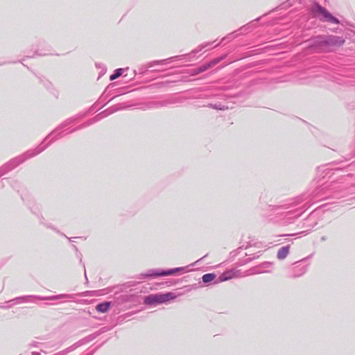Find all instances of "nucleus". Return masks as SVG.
Masks as SVG:
<instances>
[{
  "label": "nucleus",
  "mask_w": 355,
  "mask_h": 355,
  "mask_svg": "<svg viewBox=\"0 0 355 355\" xmlns=\"http://www.w3.org/2000/svg\"><path fill=\"white\" fill-rule=\"evenodd\" d=\"M305 200L303 196H300L288 200L280 205H269L268 211L284 220L285 223H292L301 216L302 209L309 206L310 201Z\"/></svg>",
  "instance_id": "nucleus-1"
},
{
  "label": "nucleus",
  "mask_w": 355,
  "mask_h": 355,
  "mask_svg": "<svg viewBox=\"0 0 355 355\" xmlns=\"http://www.w3.org/2000/svg\"><path fill=\"white\" fill-rule=\"evenodd\" d=\"M345 180L346 178H341L320 185L313 191V198L315 200H322L330 196L335 198L347 197L349 192L347 191L348 188Z\"/></svg>",
  "instance_id": "nucleus-2"
},
{
  "label": "nucleus",
  "mask_w": 355,
  "mask_h": 355,
  "mask_svg": "<svg viewBox=\"0 0 355 355\" xmlns=\"http://www.w3.org/2000/svg\"><path fill=\"white\" fill-rule=\"evenodd\" d=\"M308 47L316 52L328 51L331 46H342L345 40L341 37L335 35L318 36L309 41Z\"/></svg>",
  "instance_id": "nucleus-3"
},
{
  "label": "nucleus",
  "mask_w": 355,
  "mask_h": 355,
  "mask_svg": "<svg viewBox=\"0 0 355 355\" xmlns=\"http://www.w3.org/2000/svg\"><path fill=\"white\" fill-rule=\"evenodd\" d=\"M43 150V148L40 147L38 150H33L26 152L22 155L17 157L10 160L0 168L1 177L7 173L8 171L14 168L18 164L24 162L26 159L35 156Z\"/></svg>",
  "instance_id": "nucleus-4"
},
{
  "label": "nucleus",
  "mask_w": 355,
  "mask_h": 355,
  "mask_svg": "<svg viewBox=\"0 0 355 355\" xmlns=\"http://www.w3.org/2000/svg\"><path fill=\"white\" fill-rule=\"evenodd\" d=\"M176 297L173 293H166L162 294H151L144 298V304L147 305H157L165 303Z\"/></svg>",
  "instance_id": "nucleus-5"
},
{
  "label": "nucleus",
  "mask_w": 355,
  "mask_h": 355,
  "mask_svg": "<svg viewBox=\"0 0 355 355\" xmlns=\"http://www.w3.org/2000/svg\"><path fill=\"white\" fill-rule=\"evenodd\" d=\"M44 298L42 297L37 296V295H24L21 297H17L12 300H10L6 302V305L0 304V308L2 309H10L13 306L21 304H27V303H37V301L43 300Z\"/></svg>",
  "instance_id": "nucleus-6"
},
{
  "label": "nucleus",
  "mask_w": 355,
  "mask_h": 355,
  "mask_svg": "<svg viewBox=\"0 0 355 355\" xmlns=\"http://www.w3.org/2000/svg\"><path fill=\"white\" fill-rule=\"evenodd\" d=\"M182 270H184L183 267H179V268L169 269V270L151 269V270H148L145 273L141 274V275L143 277V278L157 277H161V276L171 275L178 271H182Z\"/></svg>",
  "instance_id": "nucleus-7"
},
{
  "label": "nucleus",
  "mask_w": 355,
  "mask_h": 355,
  "mask_svg": "<svg viewBox=\"0 0 355 355\" xmlns=\"http://www.w3.org/2000/svg\"><path fill=\"white\" fill-rule=\"evenodd\" d=\"M315 12L319 15L320 19L322 21L329 22L334 24H340V21L334 17L326 8L317 3L315 6Z\"/></svg>",
  "instance_id": "nucleus-8"
},
{
  "label": "nucleus",
  "mask_w": 355,
  "mask_h": 355,
  "mask_svg": "<svg viewBox=\"0 0 355 355\" xmlns=\"http://www.w3.org/2000/svg\"><path fill=\"white\" fill-rule=\"evenodd\" d=\"M237 272L238 271H236L233 269L226 270L216 279L214 284H218L225 281L230 280L233 277H237Z\"/></svg>",
  "instance_id": "nucleus-9"
},
{
  "label": "nucleus",
  "mask_w": 355,
  "mask_h": 355,
  "mask_svg": "<svg viewBox=\"0 0 355 355\" xmlns=\"http://www.w3.org/2000/svg\"><path fill=\"white\" fill-rule=\"evenodd\" d=\"M77 294H60L52 296H46V301L54 300H64L65 301H71L75 299Z\"/></svg>",
  "instance_id": "nucleus-10"
},
{
  "label": "nucleus",
  "mask_w": 355,
  "mask_h": 355,
  "mask_svg": "<svg viewBox=\"0 0 355 355\" xmlns=\"http://www.w3.org/2000/svg\"><path fill=\"white\" fill-rule=\"evenodd\" d=\"M74 121H75V119H68L65 120L63 123H62L60 124V125L56 130H55L49 135L46 137V141L48 139H51V138L54 137L55 135H57V134L60 130L73 123Z\"/></svg>",
  "instance_id": "nucleus-11"
},
{
  "label": "nucleus",
  "mask_w": 355,
  "mask_h": 355,
  "mask_svg": "<svg viewBox=\"0 0 355 355\" xmlns=\"http://www.w3.org/2000/svg\"><path fill=\"white\" fill-rule=\"evenodd\" d=\"M289 245H286V246H284L282 248H281L278 252H277V257L280 260H282V259H284L288 254L289 253Z\"/></svg>",
  "instance_id": "nucleus-12"
},
{
  "label": "nucleus",
  "mask_w": 355,
  "mask_h": 355,
  "mask_svg": "<svg viewBox=\"0 0 355 355\" xmlns=\"http://www.w3.org/2000/svg\"><path fill=\"white\" fill-rule=\"evenodd\" d=\"M110 306H111V302H104L98 304L96 306V309L98 312L105 313V312H107L108 311V309H110Z\"/></svg>",
  "instance_id": "nucleus-13"
},
{
  "label": "nucleus",
  "mask_w": 355,
  "mask_h": 355,
  "mask_svg": "<svg viewBox=\"0 0 355 355\" xmlns=\"http://www.w3.org/2000/svg\"><path fill=\"white\" fill-rule=\"evenodd\" d=\"M216 275L214 273H207L202 275V280L205 284H208L213 280L215 282L216 280Z\"/></svg>",
  "instance_id": "nucleus-14"
},
{
  "label": "nucleus",
  "mask_w": 355,
  "mask_h": 355,
  "mask_svg": "<svg viewBox=\"0 0 355 355\" xmlns=\"http://www.w3.org/2000/svg\"><path fill=\"white\" fill-rule=\"evenodd\" d=\"M214 42H206V43H203V44H201L200 45H199L195 50H193L192 51V53H199L200 51H201L202 50H203L205 48L207 47V46H209L210 45H211Z\"/></svg>",
  "instance_id": "nucleus-15"
},
{
  "label": "nucleus",
  "mask_w": 355,
  "mask_h": 355,
  "mask_svg": "<svg viewBox=\"0 0 355 355\" xmlns=\"http://www.w3.org/2000/svg\"><path fill=\"white\" fill-rule=\"evenodd\" d=\"M123 71V69H117L114 71V73L112 74L110 77V80H114L119 77H120L122 75V72Z\"/></svg>",
  "instance_id": "nucleus-16"
},
{
  "label": "nucleus",
  "mask_w": 355,
  "mask_h": 355,
  "mask_svg": "<svg viewBox=\"0 0 355 355\" xmlns=\"http://www.w3.org/2000/svg\"><path fill=\"white\" fill-rule=\"evenodd\" d=\"M225 58V55H223L221 57H219V58H216L214 60H212L210 62H209V64H211V67L217 64L218 63H219L221 60H223L224 58Z\"/></svg>",
  "instance_id": "nucleus-17"
},
{
  "label": "nucleus",
  "mask_w": 355,
  "mask_h": 355,
  "mask_svg": "<svg viewBox=\"0 0 355 355\" xmlns=\"http://www.w3.org/2000/svg\"><path fill=\"white\" fill-rule=\"evenodd\" d=\"M211 67V64L209 63L204 64L198 68V73L203 72Z\"/></svg>",
  "instance_id": "nucleus-18"
},
{
  "label": "nucleus",
  "mask_w": 355,
  "mask_h": 355,
  "mask_svg": "<svg viewBox=\"0 0 355 355\" xmlns=\"http://www.w3.org/2000/svg\"><path fill=\"white\" fill-rule=\"evenodd\" d=\"M209 106L210 107H212V108H214V109H217V110H224L227 108V107H225V106H220V104L219 105H218V104H214V105L210 104Z\"/></svg>",
  "instance_id": "nucleus-19"
},
{
  "label": "nucleus",
  "mask_w": 355,
  "mask_h": 355,
  "mask_svg": "<svg viewBox=\"0 0 355 355\" xmlns=\"http://www.w3.org/2000/svg\"><path fill=\"white\" fill-rule=\"evenodd\" d=\"M119 109H116V108H110L109 110H107L106 111H105L104 112H103L101 114H104V116H107V114H112L114 112H116Z\"/></svg>",
  "instance_id": "nucleus-20"
},
{
  "label": "nucleus",
  "mask_w": 355,
  "mask_h": 355,
  "mask_svg": "<svg viewBox=\"0 0 355 355\" xmlns=\"http://www.w3.org/2000/svg\"><path fill=\"white\" fill-rule=\"evenodd\" d=\"M96 67L101 69V73L104 74L105 73L106 69L104 64H96Z\"/></svg>",
  "instance_id": "nucleus-21"
},
{
  "label": "nucleus",
  "mask_w": 355,
  "mask_h": 355,
  "mask_svg": "<svg viewBox=\"0 0 355 355\" xmlns=\"http://www.w3.org/2000/svg\"><path fill=\"white\" fill-rule=\"evenodd\" d=\"M167 60H159V61H155L154 62L155 64H165V63H167Z\"/></svg>",
  "instance_id": "nucleus-22"
},
{
  "label": "nucleus",
  "mask_w": 355,
  "mask_h": 355,
  "mask_svg": "<svg viewBox=\"0 0 355 355\" xmlns=\"http://www.w3.org/2000/svg\"><path fill=\"white\" fill-rule=\"evenodd\" d=\"M78 129H79V128L71 129V130L67 131L65 134H69V133L73 132L74 131H76V130H77Z\"/></svg>",
  "instance_id": "nucleus-23"
},
{
  "label": "nucleus",
  "mask_w": 355,
  "mask_h": 355,
  "mask_svg": "<svg viewBox=\"0 0 355 355\" xmlns=\"http://www.w3.org/2000/svg\"><path fill=\"white\" fill-rule=\"evenodd\" d=\"M32 354H33V355H41V354L40 352H33Z\"/></svg>",
  "instance_id": "nucleus-24"
},
{
  "label": "nucleus",
  "mask_w": 355,
  "mask_h": 355,
  "mask_svg": "<svg viewBox=\"0 0 355 355\" xmlns=\"http://www.w3.org/2000/svg\"><path fill=\"white\" fill-rule=\"evenodd\" d=\"M93 354H94V352H91L87 353L86 355H93Z\"/></svg>",
  "instance_id": "nucleus-25"
},
{
  "label": "nucleus",
  "mask_w": 355,
  "mask_h": 355,
  "mask_svg": "<svg viewBox=\"0 0 355 355\" xmlns=\"http://www.w3.org/2000/svg\"><path fill=\"white\" fill-rule=\"evenodd\" d=\"M322 241H325V240H326L325 236H322Z\"/></svg>",
  "instance_id": "nucleus-26"
},
{
  "label": "nucleus",
  "mask_w": 355,
  "mask_h": 355,
  "mask_svg": "<svg viewBox=\"0 0 355 355\" xmlns=\"http://www.w3.org/2000/svg\"><path fill=\"white\" fill-rule=\"evenodd\" d=\"M73 248H74V249H75L76 251H78V248H76V245H73Z\"/></svg>",
  "instance_id": "nucleus-27"
},
{
  "label": "nucleus",
  "mask_w": 355,
  "mask_h": 355,
  "mask_svg": "<svg viewBox=\"0 0 355 355\" xmlns=\"http://www.w3.org/2000/svg\"><path fill=\"white\" fill-rule=\"evenodd\" d=\"M225 39H226V37H223V38L222 39V41H224Z\"/></svg>",
  "instance_id": "nucleus-28"
},
{
  "label": "nucleus",
  "mask_w": 355,
  "mask_h": 355,
  "mask_svg": "<svg viewBox=\"0 0 355 355\" xmlns=\"http://www.w3.org/2000/svg\"><path fill=\"white\" fill-rule=\"evenodd\" d=\"M85 277L87 278V275H86V272H85Z\"/></svg>",
  "instance_id": "nucleus-29"
}]
</instances>
